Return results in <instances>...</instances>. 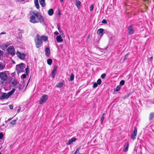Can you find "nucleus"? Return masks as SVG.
Instances as JSON below:
<instances>
[{
	"label": "nucleus",
	"instance_id": "obj_60",
	"mask_svg": "<svg viewBox=\"0 0 154 154\" xmlns=\"http://www.w3.org/2000/svg\"><path fill=\"white\" fill-rule=\"evenodd\" d=\"M60 2H63V0H60Z\"/></svg>",
	"mask_w": 154,
	"mask_h": 154
},
{
	"label": "nucleus",
	"instance_id": "obj_26",
	"mask_svg": "<svg viewBox=\"0 0 154 154\" xmlns=\"http://www.w3.org/2000/svg\"><path fill=\"white\" fill-rule=\"evenodd\" d=\"M39 37L42 40H44L45 41H47L48 40V38L47 36H42L41 37H40L39 36Z\"/></svg>",
	"mask_w": 154,
	"mask_h": 154
},
{
	"label": "nucleus",
	"instance_id": "obj_33",
	"mask_svg": "<svg viewBox=\"0 0 154 154\" xmlns=\"http://www.w3.org/2000/svg\"><path fill=\"white\" fill-rule=\"evenodd\" d=\"M6 81H4L3 80H1L0 81V84L2 86L4 85L5 83H6V82H5Z\"/></svg>",
	"mask_w": 154,
	"mask_h": 154
},
{
	"label": "nucleus",
	"instance_id": "obj_50",
	"mask_svg": "<svg viewBox=\"0 0 154 154\" xmlns=\"http://www.w3.org/2000/svg\"><path fill=\"white\" fill-rule=\"evenodd\" d=\"M59 34V33L57 31H56L54 32V34L55 35H58Z\"/></svg>",
	"mask_w": 154,
	"mask_h": 154
},
{
	"label": "nucleus",
	"instance_id": "obj_30",
	"mask_svg": "<svg viewBox=\"0 0 154 154\" xmlns=\"http://www.w3.org/2000/svg\"><path fill=\"white\" fill-rule=\"evenodd\" d=\"M52 62V60L51 59H48L47 60V62L48 64L49 65H51Z\"/></svg>",
	"mask_w": 154,
	"mask_h": 154
},
{
	"label": "nucleus",
	"instance_id": "obj_38",
	"mask_svg": "<svg viewBox=\"0 0 154 154\" xmlns=\"http://www.w3.org/2000/svg\"><path fill=\"white\" fill-rule=\"evenodd\" d=\"M105 115H106V114L104 113H103V115H102V116H101V119H100L101 120L103 121L104 119L105 116Z\"/></svg>",
	"mask_w": 154,
	"mask_h": 154
},
{
	"label": "nucleus",
	"instance_id": "obj_25",
	"mask_svg": "<svg viewBox=\"0 0 154 154\" xmlns=\"http://www.w3.org/2000/svg\"><path fill=\"white\" fill-rule=\"evenodd\" d=\"M48 14L50 16H52L54 14V10L52 9H49L48 12Z\"/></svg>",
	"mask_w": 154,
	"mask_h": 154
},
{
	"label": "nucleus",
	"instance_id": "obj_32",
	"mask_svg": "<svg viewBox=\"0 0 154 154\" xmlns=\"http://www.w3.org/2000/svg\"><path fill=\"white\" fill-rule=\"evenodd\" d=\"M125 82L124 80H121L119 83V85L120 86L123 85L125 84Z\"/></svg>",
	"mask_w": 154,
	"mask_h": 154
},
{
	"label": "nucleus",
	"instance_id": "obj_56",
	"mask_svg": "<svg viewBox=\"0 0 154 154\" xmlns=\"http://www.w3.org/2000/svg\"><path fill=\"white\" fill-rule=\"evenodd\" d=\"M90 35H88L87 38V39H88L89 38H90Z\"/></svg>",
	"mask_w": 154,
	"mask_h": 154
},
{
	"label": "nucleus",
	"instance_id": "obj_47",
	"mask_svg": "<svg viewBox=\"0 0 154 154\" xmlns=\"http://www.w3.org/2000/svg\"><path fill=\"white\" fill-rule=\"evenodd\" d=\"M3 137V134L2 133H0V140Z\"/></svg>",
	"mask_w": 154,
	"mask_h": 154
},
{
	"label": "nucleus",
	"instance_id": "obj_58",
	"mask_svg": "<svg viewBox=\"0 0 154 154\" xmlns=\"http://www.w3.org/2000/svg\"><path fill=\"white\" fill-rule=\"evenodd\" d=\"M77 152H77V151H75V153L73 154H77Z\"/></svg>",
	"mask_w": 154,
	"mask_h": 154
},
{
	"label": "nucleus",
	"instance_id": "obj_59",
	"mask_svg": "<svg viewBox=\"0 0 154 154\" xmlns=\"http://www.w3.org/2000/svg\"><path fill=\"white\" fill-rule=\"evenodd\" d=\"M101 124H103V121L101 120Z\"/></svg>",
	"mask_w": 154,
	"mask_h": 154
},
{
	"label": "nucleus",
	"instance_id": "obj_37",
	"mask_svg": "<svg viewBox=\"0 0 154 154\" xmlns=\"http://www.w3.org/2000/svg\"><path fill=\"white\" fill-rule=\"evenodd\" d=\"M29 68H28V66H27V68L25 69L26 74L27 75H28L29 72Z\"/></svg>",
	"mask_w": 154,
	"mask_h": 154
},
{
	"label": "nucleus",
	"instance_id": "obj_41",
	"mask_svg": "<svg viewBox=\"0 0 154 154\" xmlns=\"http://www.w3.org/2000/svg\"><path fill=\"white\" fill-rule=\"evenodd\" d=\"M97 86H98L96 82H95L93 84V85L92 86V87L93 88H96Z\"/></svg>",
	"mask_w": 154,
	"mask_h": 154
},
{
	"label": "nucleus",
	"instance_id": "obj_21",
	"mask_svg": "<svg viewBox=\"0 0 154 154\" xmlns=\"http://www.w3.org/2000/svg\"><path fill=\"white\" fill-rule=\"evenodd\" d=\"M56 40L57 42H61L63 41L60 35H59L56 38Z\"/></svg>",
	"mask_w": 154,
	"mask_h": 154
},
{
	"label": "nucleus",
	"instance_id": "obj_10",
	"mask_svg": "<svg viewBox=\"0 0 154 154\" xmlns=\"http://www.w3.org/2000/svg\"><path fill=\"white\" fill-rule=\"evenodd\" d=\"M48 98V95H44L41 97V100L39 102V104H42L43 103L46 102V100H47Z\"/></svg>",
	"mask_w": 154,
	"mask_h": 154
},
{
	"label": "nucleus",
	"instance_id": "obj_35",
	"mask_svg": "<svg viewBox=\"0 0 154 154\" xmlns=\"http://www.w3.org/2000/svg\"><path fill=\"white\" fill-rule=\"evenodd\" d=\"M129 53H127L125 55L124 59V60L125 61L128 58V56Z\"/></svg>",
	"mask_w": 154,
	"mask_h": 154
},
{
	"label": "nucleus",
	"instance_id": "obj_15",
	"mask_svg": "<svg viewBox=\"0 0 154 154\" xmlns=\"http://www.w3.org/2000/svg\"><path fill=\"white\" fill-rule=\"evenodd\" d=\"M75 3L76 6L78 9H79L81 5V2L80 1L77 0H75Z\"/></svg>",
	"mask_w": 154,
	"mask_h": 154
},
{
	"label": "nucleus",
	"instance_id": "obj_43",
	"mask_svg": "<svg viewBox=\"0 0 154 154\" xmlns=\"http://www.w3.org/2000/svg\"><path fill=\"white\" fill-rule=\"evenodd\" d=\"M26 77V75L25 74H23L21 76V78L22 79H23L25 78Z\"/></svg>",
	"mask_w": 154,
	"mask_h": 154
},
{
	"label": "nucleus",
	"instance_id": "obj_8",
	"mask_svg": "<svg viewBox=\"0 0 154 154\" xmlns=\"http://www.w3.org/2000/svg\"><path fill=\"white\" fill-rule=\"evenodd\" d=\"M137 128L136 127H134L133 132L131 134V138L133 140H134L135 139L137 135Z\"/></svg>",
	"mask_w": 154,
	"mask_h": 154
},
{
	"label": "nucleus",
	"instance_id": "obj_20",
	"mask_svg": "<svg viewBox=\"0 0 154 154\" xmlns=\"http://www.w3.org/2000/svg\"><path fill=\"white\" fill-rule=\"evenodd\" d=\"M40 5L42 7H44L45 6L46 4L45 2V0H39Z\"/></svg>",
	"mask_w": 154,
	"mask_h": 154
},
{
	"label": "nucleus",
	"instance_id": "obj_17",
	"mask_svg": "<svg viewBox=\"0 0 154 154\" xmlns=\"http://www.w3.org/2000/svg\"><path fill=\"white\" fill-rule=\"evenodd\" d=\"M76 138L75 137H72L70 139L68 140V145H69L72 143L73 142L76 140Z\"/></svg>",
	"mask_w": 154,
	"mask_h": 154
},
{
	"label": "nucleus",
	"instance_id": "obj_57",
	"mask_svg": "<svg viewBox=\"0 0 154 154\" xmlns=\"http://www.w3.org/2000/svg\"><path fill=\"white\" fill-rule=\"evenodd\" d=\"M12 119V118H9L8 119V121H10V120H11Z\"/></svg>",
	"mask_w": 154,
	"mask_h": 154
},
{
	"label": "nucleus",
	"instance_id": "obj_4",
	"mask_svg": "<svg viewBox=\"0 0 154 154\" xmlns=\"http://www.w3.org/2000/svg\"><path fill=\"white\" fill-rule=\"evenodd\" d=\"M32 14L37 17L40 23H43L44 22V20L43 17L40 13L36 11L33 12Z\"/></svg>",
	"mask_w": 154,
	"mask_h": 154
},
{
	"label": "nucleus",
	"instance_id": "obj_6",
	"mask_svg": "<svg viewBox=\"0 0 154 154\" xmlns=\"http://www.w3.org/2000/svg\"><path fill=\"white\" fill-rule=\"evenodd\" d=\"M134 25L131 24L128 28V34L129 35H131L133 34L134 32Z\"/></svg>",
	"mask_w": 154,
	"mask_h": 154
},
{
	"label": "nucleus",
	"instance_id": "obj_5",
	"mask_svg": "<svg viewBox=\"0 0 154 154\" xmlns=\"http://www.w3.org/2000/svg\"><path fill=\"white\" fill-rule=\"evenodd\" d=\"M8 54L12 56H14L15 54V51L14 48L13 46H9L8 49Z\"/></svg>",
	"mask_w": 154,
	"mask_h": 154
},
{
	"label": "nucleus",
	"instance_id": "obj_3",
	"mask_svg": "<svg viewBox=\"0 0 154 154\" xmlns=\"http://www.w3.org/2000/svg\"><path fill=\"white\" fill-rule=\"evenodd\" d=\"M42 40L39 37V35H37L36 38L35 39V42L36 48H38L41 47L42 45Z\"/></svg>",
	"mask_w": 154,
	"mask_h": 154
},
{
	"label": "nucleus",
	"instance_id": "obj_19",
	"mask_svg": "<svg viewBox=\"0 0 154 154\" xmlns=\"http://www.w3.org/2000/svg\"><path fill=\"white\" fill-rule=\"evenodd\" d=\"M18 32H18V35H19V38L20 39H21V38L22 37V34L23 33L24 31L23 30H22L19 29L18 30Z\"/></svg>",
	"mask_w": 154,
	"mask_h": 154
},
{
	"label": "nucleus",
	"instance_id": "obj_11",
	"mask_svg": "<svg viewBox=\"0 0 154 154\" xmlns=\"http://www.w3.org/2000/svg\"><path fill=\"white\" fill-rule=\"evenodd\" d=\"M57 69V66H54L53 69L51 72V76L53 78H54L55 77V75H56L55 72Z\"/></svg>",
	"mask_w": 154,
	"mask_h": 154
},
{
	"label": "nucleus",
	"instance_id": "obj_24",
	"mask_svg": "<svg viewBox=\"0 0 154 154\" xmlns=\"http://www.w3.org/2000/svg\"><path fill=\"white\" fill-rule=\"evenodd\" d=\"M34 3L36 7L38 9H39L40 7L38 4V0H35Z\"/></svg>",
	"mask_w": 154,
	"mask_h": 154
},
{
	"label": "nucleus",
	"instance_id": "obj_44",
	"mask_svg": "<svg viewBox=\"0 0 154 154\" xmlns=\"http://www.w3.org/2000/svg\"><path fill=\"white\" fill-rule=\"evenodd\" d=\"M5 66L0 64V70H3L5 68Z\"/></svg>",
	"mask_w": 154,
	"mask_h": 154
},
{
	"label": "nucleus",
	"instance_id": "obj_31",
	"mask_svg": "<svg viewBox=\"0 0 154 154\" xmlns=\"http://www.w3.org/2000/svg\"><path fill=\"white\" fill-rule=\"evenodd\" d=\"M131 94L130 93L127 94L126 95H125L123 97V99L125 100Z\"/></svg>",
	"mask_w": 154,
	"mask_h": 154
},
{
	"label": "nucleus",
	"instance_id": "obj_51",
	"mask_svg": "<svg viewBox=\"0 0 154 154\" xmlns=\"http://www.w3.org/2000/svg\"><path fill=\"white\" fill-rule=\"evenodd\" d=\"M152 60H153V57H150V58L149 59V60L150 61L152 62Z\"/></svg>",
	"mask_w": 154,
	"mask_h": 154
},
{
	"label": "nucleus",
	"instance_id": "obj_45",
	"mask_svg": "<svg viewBox=\"0 0 154 154\" xmlns=\"http://www.w3.org/2000/svg\"><path fill=\"white\" fill-rule=\"evenodd\" d=\"M94 8V5H91L90 7V11H92Z\"/></svg>",
	"mask_w": 154,
	"mask_h": 154
},
{
	"label": "nucleus",
	"instance_id": "obj_49",
	"mask_svg": "<svg viewBox=\"0 0 154 154\" xmlns=\"http://www.w3.org/2000/svg\"><path fill=\"white\" fill-rule=\"evenodd\" d=\"M81 146H79V147H78L76 151H77L78 152H79V150L80 149H81Z\"/></svg>",
	"mask_w": 154,
	"mask_h": 154
},
{
	"label": "nucleus",
	"instance_id": "obj_39",
	"mask_svg": "<svg viewBox=\"0 0 154 154\" xmlns=\"http://www.w3.org/2000/svg\"><path fill=\"white\" fill-rule=\"evenodd\" d=\"M16 119L13 120L11 122V124L12 125H14L16 123Z\"/></svg>",
	"mask_w": 154,
	"mask_h": 154
},
{
	"label": "nucleus",
	"instance_id": "obj_61",
	"mask_svg": "<svg viewBox=\"0 0 154 154\" xmlns=\"http://www.w3.org/2000/svg\"><path fill=\"white\" fill-rule=\"evenodd\" d=\"M12 76H13V75H14V73H12Z\"/></svg>",
	"mask_w": 154,
	"mask_h": 154
},
{
	"label": "nucleus",
	"instance_id": "obj_40",
	"mask_svg": "<svg viewBox=\"0 0 154 154\" xmlns=\"http://www.w3.org/2000/svg\"><path fill=\"white\" fill-rule=\"evenodd\" d=\"M106 76V74L105 73H103L101 76V78L102 79H104Z\"/></svg>",
	"mask_w": 154,
	"mask_h": 154
},
{
	"label": "nucleus",
	"instance_id": "obj_13",
	"mask_svg": "<svg viewBox=\"0 0 154 154\" xmlns=\"http://www.w3.org/2000/svg\"><path fill=\"white\" fill-rule=\"evenodd\" d=\"M45 55L47 57H49L50 53V51L49 48H46L45 50Z\"/></svg>",
	"mask_w": 154,
	"mask_h": 154
},
{
	"label": "nucleus",
	"instance_id": "obj_23",
	"mask_svg": "<svg viewBox=\"0 0 154 154\" xmlns=\"http://www.w3.org/2000/svg\"><path fill=\"white\" fill-rule=\"evenodd\" d=\"M154 117V112H151L149 115V121H151L152 120V119Z\"/></svg>",
	"mask_w": 154,
	"mask_h": 154
},
{
	"label": "nucleus",
	"instance_id": "obj_14",
	"mask_svg": "<svg viewBox=\"0 0 154 154\" xmlns=\"http://www.w3.org/2000/svg\"><path fill=\"white\" fill-rule=\"evenodd\" d=\"M104 29H103L102 28H100L97 30V33L101 37L103 34V32H104Z\"/></svg>",
	"mask_w": 154,
	"mask_h": 154
},
{
	"label": "nucleus",
	"instance_id": "obj_54",
	"mask_svg": "<svg viewBox=\"0 0 154 154\" xmlns=\"http://www.w3.org/2000/svg\"><path fill=\"white\" fill-rule=\"evenodd\" d=\"M6 34V33L5 32H2L0 33V35H2V34Z\"/></svg>",
	"mask_w": 154,
	"mask_h": 154
},
{
	"label": "nucleus",
	"instance_id": "obj_28",
	"mask_svg": "<svg viewBox=\"0 0 154 154\" xmlns=\"http://www.w3.org/2000/svg\"><path fill=\"white\" fill-rule=\"evenodd\" d=\"M121 86H120L119 85L117 86L116 88L115 89H114V91H115L117 92L119 90H120V88H121Z\"/></svg>",
	"mask_w": 154,
	"mask_h": 154
},
{
	"label": "nucleus",
	"instance_id": "obj_53",
	"mask_svg": "<svg viewBox=\"0 0 154 154\" xmlns=\"http://www.w3.org/2000/svg\"><path fill=\"white\" fill-rule=\"evenodd\" d=\"M109 39L110 40H112L113 39V36L112 35V36L110 37H109Z\"/></svg>",
	"mask_w": 154,
	"mask_h": 154
},
{
	"label": "nucleus",
	"instance_id": "obj_62",
	"mask_svg": "<svg viewBox=\"0 0 154 154\" xmlns=\"http://www.w3.org/2000/svg\"><path fill=\"white\" fill-rule=\"evenodd\" d=\"M24 0H20V1H24Z\"/></svg>",
	"mask_w": 154,
	"mask_h": 154
},
{
	"label": "nucleus",
	"instance_id": "obj_42",
	"mask_svg": "<svg viewBox=\"0 0 154 154\" xmlns=\"http://www.w3.org/2000/svg\"><path fill=\"white\" fill-rule=\"evenodd\" d=\"M106 34L107 36L109 38L110 37L112 36V35L111 33L108 32L106 33Z\"/></svg>",
	"mask_w": 154,
	"mask_h": 154
},
{
	"label": "nucleus",
	"instance_id": "obj_34",
	"mask_svg": "<svg viewBox=\"0 0 154 154\" xmlns=\"http://www.w3.org/2000/svg\"><path fill=\"white\" fill-rule=\"evenodd\" d=\"M57 27L58 28V30L60 32V33H62V31H61V29H60V24H57Z\"/></svg>",
	"mask_w": 154,
	"mask_h": 154
},
{
	"label": "nucleus",
	"instance_id": "obj_48",
	"mask_svg": "<svg viewBox=\"0 0 154 154\" xmlns=\"http://www.w3.org/2000/svg\"><path fill=\"white\" fill-rule=\"evenodd\" d=\"M9 108L11 109H12L13 108V106L11 104L9 105Z\"/></svg>",
	"mask_w": 154,
	"mask_h": 154
},
{
	"label": "nucleus",
	"instance_id": "obj_7",
	"mask_svg": "<svg viewBox=\"0 0 154 154\" xmlns=\"http://www.w3.org/2000/svg\"><path fill=\"white\" fill-rule=\"evenodd\" d=\"M0 78L1 80L6 81L8 79V76L5 72H2L0 73Z\"/></svg>",
	"mask_w": 154,
	"mask_h": 154
},
{
	"label": "nucleus",
	"instance_id": "obj_18",
	"mask_svg": "<svg viewBox=\"0 0 154 154\" xmlns=\"http://www.w3.org/2000/svg\"><path fill=\"white\" fill-rule=\"evenodd\" d=\"M129 147V143L128 142L127 144L125 145L123 151L124 152H126L128 150Z\"/></svg>",
	"mask_w": 154,
	"mask_h": 154
},
{
	"label": "nucleus",
	"instance_id": "obj_27",
	"mask_svg": "<svg viewBox=\"0 0 154 154\" xmlns=\"http://www.w3.org/2000/svg\"><path fill=\"white\" fill-rule=\"evenodd\" d=\"M74 78V75L73 73H72L70 76V79H69L70 81L73 80Z\"/></svg>",
	"mask_w": 154,
	"mask_h": 154
},
{
	"label": "nucleus",
	"instance_id": "obj_22",
	"mask_svg": "<svg viewBox=\"0 0 154 154\" xmlns=\"http://www.w3.org/2000/svg\"><path fill=\"white\" fill-rule=\"evenodd\" d=\"M19 83V82L16 79L14 80L12 82V84L13 86H14L17 85Z\"/></svg>",
	"mask_w": 154,
	"mask_h": 154
},
{
	"label": "nucleus",
	"instance_id": "obj_16",
	"mask_svg": "<svg viewBox=\"0 0 154 154\" xmlns=\"http://www.w3.org/2000/svg\"><path fill=\"white\" fill-rule=\"evenodd\" d=\"M10 44L9 43H6L5 44L0 46V48L3 50H5Z\"/></svg>",
	"mask_w": 154,
	"mask_h": 154
},
{
	"label": "nucleus",
	"instance_id": "obj_55",
	"mask_svg": "<svg viewBox=\"0 0 154 154\" xmlns=\"http://www.w3.org/2000/svg\"><path fill=\"white\" fill-rule=\"evenodd\" d=\"M20 109H20H20H18L17 110V112H20Z\"/></svg>",
	"mask_w": 154,
	"mask_h": 154
},
{
	"label": "nucleus",
	"instance_id": "obj_63",
	"mask_svg": "<svg viewBox=\"0 0 154 154\" xmlns=\"http://www.w3.org/2000/svg\"><path fill=\"white\" fill-rule=\"evenodd\" d=\"M0 154H1V153L0 152Z\"/></svg>",
	"mask_w": 154,
	"mask_h": 154
},
{
	"label": "nucleus",
	"instance_id": "obj_1",
	"mask_svg": "<svg viewBox=\"0 0 154 154\" xmlns=\"http://www.w3.org/2000/svg\"><path fill=\"white\" fill-rule=\"evenodd\" d=\"M15 91L14 88H13L11 91L8 93H3L2 95L0 97V100H2L4 99H8L10 97Z\"/></svg>",
	"mask_w": 154,
	"mask_h": 154
},
{
	"label": "nucleus",
	"instance_id": "obj_36",
	"mask_svg": "<svg viewBox=\"0 0 154 154\" xmlns=\"http://www.w3.org/2000/svg\"><path fill=\"white\" fill-rule=\"evenodd\" d=\"M97 83L98 85H100L101 83V80L100 79H98L97 81Z\"/></svg>",
	"mask_w": 154,
	"mask_h": 154
},
{
	"label": "nucleus",
	"instance_id": "obj_29",
	"mask_svg": "<svg viewBox=\"0 0 154 154\" xmlns=\"http://www.w3.org/2000/svg\"><path fill=\"white\" fill-rule=\"evenodd\" d=\"M63 84L62 82H60L58 83L56 85L57 88H61L63 86Z\"/></svg>",
	"mask_w": 154,
	"mask_h": 154
},
{
	"label": "nucleus",
	"instance_id": "obj_52",
	"mask_svg": "<svg viewBox=\"0 0 154 154\" xmlns=\"http://www.w3.org/2000/svg\"><path fill=\"white\" fill-rule=\"evenodd\" d=\"M107 47H105L104 48H101V49H102L103 50H107Z\"/></svg>",
	"mask_w": 154,
	"mask_h": 154
},
{
	"label": "nucleus",
	"instance_id": "obj_46",
	"mask_svg": "<svg viewBox=\"0 0 154 154\" xmlns=\"http://www.w3.org/2000/svg\"><path fill=\"white\" fill-rule=\"evenodd\" d=\"M102 23L104 24H106L107 23V20L106 19H103L102 21Z\"/></svg>",
	"mask_w": 154,
	"mask_h": 154
},
{
	"label": "nucleus",
	"instance_id": "obj_12",
	"mask_svg": "<svg viewBox=\"0 0 154 154\" xmlns=\"http://www.w3.org/2000/svg\"><path fill=\"white\" fill-rule=\"evenodd\" d=\"M30 22L33 23H38V21L36 20V18L34 15L32 16L30 18Z\"/></svg>",
	"mask_w": 154,
	"mask_h": 154
},
{
	"label": "nucleus",
	"instance_id": "obj_9",
	"mask_svg": "<svg viewBox=\"0 0 154 154\" xmlns=\"http://www.w3.org/2000/svg\"><path fill=\"white\" fill-rule=\"evenodd\" d=\"M16 54L17 57L21 60H23L26 57V55L24 53H21L18 51H17Z\"/></svg>",
	"mask_w": 154,
	"mask_h": 154
},
{
	"label": "nucleus",
	"instance_id": "obj_2",
	"mask_svg": "<svg viewBox=\"0 0 154 154\" xmlns=\"http://www.w3.org/2000/svg\"><path fill=\"white\" fill-rule=\"evenodd\" d=\"M25 65L22 63L16 65V69L18 73L23 72L24 71V69L25 68Z\"/></svg>",
	"mask_w": 154,
	"mask_h": 154
}]
</instances>
